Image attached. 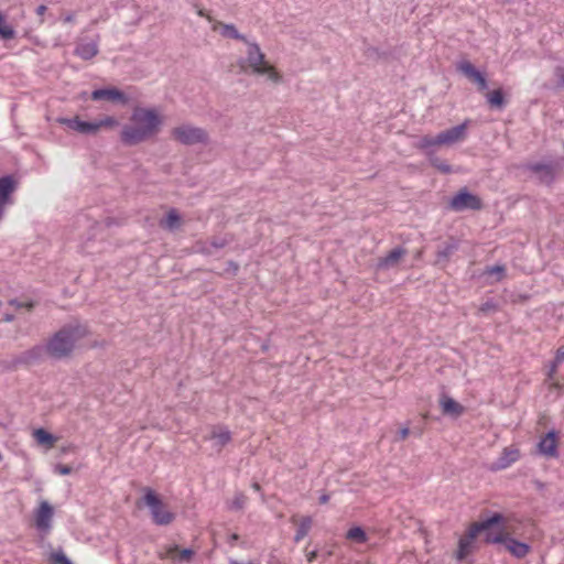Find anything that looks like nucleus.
<instances>
[{
  "label": "nucleus",
  "instance_id": "f257e3e1",
  "mask_svg": "<svg viewBox=\"0 0 564 564\" xmlns=\"http://www.w3.org/2000/svg\"><path fill=\"white\" fill-rule=\"evenodd\" d=\"M88 335V329L82 324H68L55 332L43 347L31 349L29 358H39L42 352L54 359H65L72 356L78 343Z\"/></svg>",
  "mask_w": 564,
  "mask_h": 564
},
{
  "label": "nucleus",
  "instance_id": "f03ea898",
  "mask_svg": "<svg viewBox=\"0 0 564 564\" xmlns=\"http://www.w3.org/2000/svg\"><path fill=\"white\" fill-rule=\"evenodd\" d=\"M162 122L163 118L155 109L137 107L132 111L129 123L121 130V141L127 145L142 143L160 131Z\"/></svg>",
  "mask_w": 564,
  "mask_h": 564
},
{
  "label": "nucleus",
  "instance_id": "7ed1b4c3",
  "mask_svg": "<svg viewBox=\"0 0 564 564\" xmlns=\"http://www.w3.org/2000/svg\"><path fill=\"white\" fill-rule=\"evenodd\" d=\"M497 533L488 532L487 543L502 544L505 549L517 558H524L531 552V545L527 542H520L514 536L521 535L520 529L523 522L514 517H505L500 523Z\"/></svg>",
  "mask_w": 564,
  "mask_h": 564
},
{
  "label": "nucleus",
  "instance_id": "20e7f679",
  "mask_svg": "<svg viewBox=\"0 0 564 564\" xmlns=\"http://www.w3.org/2000/svg\"><path fill=\"white\" fill-rule=\"evenodd\" d=\"M246 56L241 57L237 65L240 72L250 75L265 76L268 80L278 84L282 80V75L267 58L257 43L246 42Z\"/></svg>",
  "mask_w": 564,
  "mask_h": 564
},
{
  "label": "nucleus",
  "instance_id": "39448f33",
  "mask_svg": "<svg viewBox=\"0 0 564 564\" xmlns=\"http://www.w3.org/2000/svg\"><path fill=\"white\" fill-rule=\"evenodd\" d=\"M501 520V513H494L486 520L473 522L471 524H469L466 532L458 540V545L457 550L454 553V557L457 561L465 560L476 550V540L478 535L484 531H488L497 523H500Z\"/></svg>",
  "mask_w": 564,
  "mask_h": 564
},
{
  "label": "nucleus",
  "instance_id": "423d86ee",
  "mask_svg": "<svg viewBox=\"0 0 564 564\" xmlns=\"http://www.w3.org/2000/svg\"><path fill=\"white\" fill-rule=\"evenodd\" d=\"M143 501L150 508L152 520L155 524L169 525L174 521L175 514L153 489H144Z\"/></svg>",
  "mask_w": 564,
  "mask_h": 564
},
{
  "label": "nucleus",
  "instance_id": "0eeeda50",
  "mask_svg": "<svg viewBox=\"0 0 564 564\" xmlns=\"http://www.w3.org/2000/svg\"><path fill=\"white\" fill-rule=\"evenodd\" d=\"M173 138L184 144L203 143L207 140V134L203 129L192 126H180L172 131Z\"/></svg>",
  "mask_w": 564,
  "mask_h": 564
},
{
  "label": "nucleus",
  "instance_id": "6e6552de",
  "mask_svg": "<svg viewBox=\"0 0 564 564\" xmlns=\"http://www.w3.org/2000/svg\"><path fill=\"white\" fill-rule=\"evenodd\" d=\"M452 210L460 212L464 209L479 210L482 207L481 199L470 194L467 189H460L449 202Z\"/></svg>",
  "mask_w": 564,
  "mask_h": 564
},
{
  "label": "nucleus",
  "instance_id": "1a4fd4ad",
  "mask_svg": "<svg viewBox=\"0 0 564 564\" xmlns=\"http://www.w3.org/2000/svg\"><path fill=\"white\" fill-rule=\"evenodd\" d=\"M469 121L466 120L462 124L447 129L438 133V142L441 147L443 145H453L455 143L462 142L467 137Z\"/></svg>",
  "mask_w": 564,
  "mask_h": 564
},
{
  "label": "nucleus",
  "instance_id": "9d476101",
  "mask_svg": "<svg viewBox=\"0 0 564 564\" xmlns=\"http://www.w3.org/2000/svg\"><path fill=\"white\" fill-rule=\"evenodd\" d=\"M558 435L555 431H551L541 436L538 443V452L546 458L558 457Z\"/></svg>",
  "mask_w": 564,
  "mask_h": 564
},
{
  "label": "nucleus",
  "instance_id": "9b49d317",
  "mask_svg": "<svg viewBox=\"0 0 564 564\" xmlns=\"http://www.w3.org/2000/svg\"><path fill=\"white\" fill-rule=\"evenodd\" d=\"M521 457V452L517 445H510L502 449L500 456L492 464L491 469L502 470L510 467L512 464L518 462Z\"/></svg>",
  "mask_w": 564,
  "mask_h": 564
},
{
  "label": "nucleus",
  "instance_id": "f8f14e48",
  "mask_svg": "<svg viewBox=\"0 0 564 564\" xmlns=\"http://www.w3.org/2000/svg\"><path fill=\"white\" fill-rule=\"evenodd\" d=\"M194 556V551L191 549H180L177 545L164 547L159 557L162 560H171L173 562H189Z\"/></svg>",
  "mask_w": 564,
  "mask_h": 564
},
{
  "label": "nucleus",
  "instance_id": "ddd939ff",
  "mask_svg": "<svg viewBox=\"0 0 564 564\" xmlns=\"http://www.w3.org/2000/svg\"><path fill=\"white\" fill-rule=\"evenodd\" d=\"M208 440L213 442V447L216 452L220 453L231 442V432L226 426L215 425L210 430Z\"/></svg>",
  "mask_w": 564,
  "mask_h": 564
},
{
  "label": "nucleus",
  "instance_id": "4468645a",
  "mask_svg": "<svg viewBox=\"0 0 564 564\" xmlns=\"http://www.w3.org/2000/svg\"><path fill=\"white\" fill-rule=\"evenodd\" d=\"M54 511L48 502L42 501L35 511V525L39 530L48 532Z\"/></svg>",
  "mask_w": 564,
  "mask_h": 564
},
{
  "label": "nucleus",
  "instance_id": "2eb2a0df",
  "mask_svg": "<svg viewBox=\"0 0 564 564\" xmlns=\"http://www.w3.org/2000/svg\"><path fill=\"white\" fill-rule=\"evenodd\" d=\"M457 69L463 73L468 79L476 83L478 85V88L480 90H484L487 88V80L485 76L475 68V66L468 62L463 61L457 65Z\"/></svg>",
  "mask_w": 564,
  "mask_h": 564
},
{
  "label": "nucleus",
  "instance_id": "dca6fc26",
  "mask_svg": "<svg viewBox=\"0 0 564 564\" xmlns=\"http://www.w3.org/2000/svg\"><path fill=\"white\" fill-rule=\"evenodd\" d=\"M290 521L296 527L294 541L299 543L308 534L313 524V520L310 516L293 514L290 518Z\"/></svg>",
  "mask_w": 564,
  "mask_h": 564
},
{
  "label": "nucleus",
  "instance_id": "f3484780",
  "mask_svg": "<svg viewBox=\"0 0 564 564\" xmlns=\"http://www.w3.org/2000/svg\"><path fill=\"white\" fill-rule=\"evenodd\" d=\"M56 122L83 134H94L95 127H93V122L83 121L78 116L74 118H58Z\"/></svg>",
  "mask_w": 564,
  "mask_h": 564
},
{
  "label": "nucleus",
  "instance_id": "a211bd4d",
  "mask_svg": "<svg viewBox=\"0 0 564 564\" xmlns=\"http://www.w3.org/2000/svg\"><path fill=\"white\" fill-rule=\"evenodd\" d=\"M91 99L93 100H101L106 99L112 102H127V98L122 91H120L117 88H104V89H96L91 93Z\"/></svg>",
  "mask_w": 564,
  "mask_h": 564
},
{
  "label": "nucleus",
  "instance_id": "6ab92c4d",
  "mask_svg": "<svg viewBox=\"0 0 564 564\" xmlns=\"http://www.w3.org/2000/svg\"><path fill=\"white\" fill-rule=\"evenodd\" d=\"M440 406L444 414L454 417H458L465 412V408L448 395H442L440 398Z\"/></svg>",
  "mask_w": 564,
  "mask_h": 564
},
{
  "label": "nucleus",
  "instance_id": "aec40b11",
  "mask_svg": "<svg viewBox=\"0 0 564 564\" xmlns=\"http://www.w3.org/2000/svg\"><path fill=\"white\" fill-rule=\"evenodd\" d=\"M99 52L98 42L93 41L88 43H79L75 47V55L80 57L82 59L89 61L94 58Z\"/></svg>",
  "mask_w": 564,
  "mask_h": 564
},
{
  "label": "nucleus",
  "instance_id": "412c9836",
  "mask_svg": "<svg viewBox=\"0 0 564 564\" xmlns=\"http://www.w3.org/2000/svg\"><path fill=\"white\" fill-rule=\"evenodd\" d=\"M212 29H213V31H219V33L224 37H230V39H235V40H240V41L247 42L246 37L243 35H241L237 31L235 25H232V24H225V23L215 21L213 26H212Z\"/></svg>",
  "mask_w": 564,
  "mask_h": 564
},
{
  "label": "nucleus",
  "instance_id": "4be33fe9",
  "mask_svg": "<svg viewBox=\"0 0 564 564\" xmlns=\"http://www.w3.org/2000/svg\"><path fill=\"white\" fill-rule=\"evenodd\" d=\"M405 254V250L402 248H395L391 250L386 257L380 258L378 261L379 269H388L398 264L401 258Z\"/></svg>",
  "mask_w": 564,
  "mask_h": 564
},
{
  "label": "nucleus",
  "instance_id": "5701e85b",
  "mask_svg": "<svg viewBox=\"0 0 564 564\" xmlns=\"http://www.w3.org/2000/svg\"><path fill=\"white\" fill-rule=\"evenodd\" d=\"M182 225V217L178 212L174 208L170 209L164 219L160 220V227L166 230H174L180 228Z\"/></svg>",
  "mask_w": 564,
  "mask_h": 564
},
{
  "label": "nucleus",
  "instance_id": "b1692460",
  "mask_svg": "<svg viewBox=\"0 0 564 564\" xmlns=\"http://www.w3.org/2000/svg\"><path fill=\"white\" fill-rule=\"evenodd\" d=\"M33 437L39 445H43L47 449L54 447L55 443L57 442V437H55L53 434L48 433L44 429L34 430Z\"/></svg>",
  "mask_w": 564,
  "mask_h": 564
},
{
  "label": "nucleus",
  "instance_id": "393cba45",
  "mask_svg": "<svg viewBox=\"0 0 564 564\" xmlns=\"http://www.w3.org/2000/svg\"><path fill=\"white\" fill-rule=\"evenodd\" d=\"M529 169L539 174L540 178L544 182H550L554 177V167L550 164L535 163L531 164Z\"/></svg>",
  "mask_w": 564,
  "mask_h": 564
},
{
  "label": "nucleus",
  "instance_id": "a878e982",
  "mask_svg": "<svg viewBox=\"0 0 564 564\" xmlns=\"http://www.w3.org/2000/svg\"><path fill=\"white\" fill-rule=\"evenodd\" d=\"M484 274L490 279L488 281L489 284L500 282L506 276V267L502 264L487 267L484 271Z\"/></svg>",
  "mask_w": 564,
  "mask_h": 564
},
{
  "label": "nucleus",
  "instance_id": "bb28decb",
  "mask_svg": "<svg viewBox=\"0 0 564 564\" xmlns=\"http://www.w3.org/2000/svg\"><path fill=\"white\" fill-rule=\"evenodd\" d=\"M17 32L10 23H8L4 14L0 11V40H13Z\"/></svg>",
  "mask_w": 564,
  "mask_h": 564
},
{
  "label": "nucleus",
  "instance_id": "cd10ccee",
  "mask_svg": "<svg viewBox=\"0 0 564 564\" xmlns=\"http://www.w3.org/2000/svg\"><path fill=\"white\" fill-rule=\"evenodd\" d=\"M346 539L357 543H365L367 542V534L360 527H352L347 531Z\"/></svg>",
  "mask_w": 564,
  "mask_h": 564
},
{
  "label": "nucleus",
  "instance_id": "c85d7f7f",
  "mask_svg": "<svg viewBox=\"0 0 564 564\" xmlns=\"http://www.w3.org/2000/svg\"><path fill=\"white\" fill-rule=\"evenodd\" d=\"M415 147L421 150H426L433 147H441V143L438 142V134L435 137L429 134L421 137Z\"/></svg>",
  "mask_w": 564,
  "mask_h": 564
},
{
  "label": "nucleus",
  "instance_id": "c756f323",
  "mask_svg": "<svg viewBox=\"0 0 564 564\" xmlns=\"http://www.w3.org/2000/svg\"><path fill=\"white\" fill-rule=\"evenodd\" d=\"M118 126V120L111 116H107L98 121L93 122L94 133H97L100 129H113Z\"/></svg>",
  "mask_w": 564,
  "mask_h": 564
},
{
  "label": "nucleus",
  "instance_id": "7c9ffc66",
  "mask_svg": "<svg viewBox=\"0 0 564 564\" xmlns=\"http://www.w3.org/2000/svg\"><path fill=\"white\" fill-rule=\"evenodd\" d=\"M487 101L491 107H497V108L502 107V105L505 102L502 90L496 89V90L489 91L487 94Z\"/></svg>",
  "mask_w": 564,
  "mask_h": 564
},
{
  "label": "nucleus",
  "instance_id": "2f4dec72",
  "mask_svg": "<svg viewBox=\"0 0 564 564\" xmlns=\"http://www.w3.org/2000/svg\"><path fill=\"white\" fill-rule=\"evenodd\" d=\"M48 561L52 564H72L62 550L52 552L48 556Z\"/></svg>",
  "mask_w": 564,
  "mask_h": 564
},
{
  "label": "nucleus",
  "instance_id": "473e14b6",
  "mask_svg": "<svg viewBox=\"0 0 564 564\" xmlns=\"http://www.w3.org/2000/svg\"><path fill=\"white\" fill-rule=\"evenodd\" d=\"M562 361H564V346L558 347L556 350L555 359H554L553 366H552L550 375H549L550 379L553 378V376L555 375V372L557 370V366Z\"/></svg>",
  "mask_w": 564,
  "mask_h": 564
},
{
  "label": "nucleus",
  "instance_id": "72a5a7b5",
  "mask_svg": "<svg viewBox=\"0 0 564 564\" xmlns=\"http://www.w3.org/2000/svg\"><path fill=\"white\" fill-rule=\"evenodd\" d=\"M431 164L442 173H451L452 172L451 165H448L445 161H442L437 158L431 160Z\"/></svg>",
  "mask_w": 564,
  "mask_h": 564
},
{
  "label": "nucleus",
  "instance_id": "f704fd0d",
  "mask_svg": "<svg viewBox=\"0 0 564 564\" xmlns=\"http://www.w3.org/2000/svg\"><path fill=\"white\" fill-rule=\"evenodd\" d=\"M61 20L64 24H70L76 21V14L74 12H65L62 14Z\"/></svg>",
  "mask_w": 564,
  "mask_h": 564
},
{
  "label": "nucleus",
  "instance_id": "c9c22d12",
  "mask_svg": "<svg viewBox=\"0 0 564 564\" xmlns=\"http://www.w3.org/2000/svg\"><path fill=\"white\" fill-rule=\"evenodd\" d=\"M246 500H247V497L245 495H242V494L238 495L232 502L234 508L241 509L243 507Z\"/></svg>",
  "mask_w": 564,
  "mask_h": 564
},
{
  "label": "nucleus",
  "instance_id": "e433bc0d",
  "mask_svg": "<svg viewBox=\"0 0 564 564\" xmlns=\"http://www.w3.org/2000/svg\"><path fill=\"white\" fill-rule=\"evenodd\" d=\"M55 471L59 475H68L72 473V467L58 464L55 466Z\"/></svg>",
  "mask_w": 564,
  "mask_h": 564
},
{
  "label": "nucleus",
  "instance_id": "4c0bfd02",
  "mask_svg": "<svg viewBox=\"0 0 564 564\" xmlns=\"http://www.w3.org/2000/svg\"><path fill=\"white\" fill-rule=\"evenodd\" d=\"M197 14L202 18H206L209 22H212L214 24L215 21L204 9H198Z\"/></svg>",
  "mask_w": 564,
  "mask_h": 564
},
{
  "label": "nucleus",
  "instance_id": "58836bf2",
  "mask_svg": "<svg viewBox=\"0 0 564 564\" xmlns=\"http://www.w3.org/2000/svg\"><path fill=\"white\" fill-rule=\"evenodd\" d=\"M399 434H400V438H401V440H405V438H408V436L410 435V429H409L408 426L402 427V429L400 430Z\"/></svg>",
  "mask_w": 564,
  "mask_h": 564
},
{
  "label": "nucleus",
  "instance_id": "ea45409f",
  "mask_svg": "<svg viewBox=\"0 0 564 564\" xmlns=\"http://www.w3.org/2000/svg\"><path fill=\"white\" fill-rule=\"evenodd\" d=\"M317 557V551H311L306 553V560L307 562L312 563Z\"/></svg>",
  "mask_w": 564,
  "mask_h": 564
},
{
  "label": "nucleus",
  "instance_id": "a19ab883",
  "mask_svg": "<svg viewBox=\"0 0 564 564\" xmlns=\"http://www.w3.org/2000/svg\"><path fill=\"white\" fill-rule=\"evenodd\" d=\"M11 305H14L17 308H20V307H25L26 310H31L32 308V304L31 303H18V302H11Z\"/></svg>",
  "mask_w": 564,
  "mask_h": 564
},
{
  "label": "nucleus",
  "instance_id": "79ce46f5",
  "mask_svg": "<svg viewBox=\"0 0 564 564\" xmlns=\"http://www.w3.org/2000/svg\"><path fill=\"white\" fill-rule=\"evenodd\" d=\"M46 10H47L46 6L41 4L36 8V13H37V15L43 17L45 14Z\"/></svg>",
  "mask_w": 564,
  "mask_h": 564
},
{
  "label": "nucleus",
  "instance_id": "37998d69",
  "mask_svg": "<svg viewBox=\"0 0 564 564\" xmlns=\"http://www.w3.org/2000/svg\"><path fill=\"white\" fill-rule=\"evenodd\" d=\"M329 498L330 496L328 494H323L321 497H319V503L321 505H325L329 501Z\"/></svg>",
  "mask_w": 564,
  "mask_h": 564
},
{
  "label": "nucleus",
  "instance_id": "c03bdc74",
  "mask_svg": "<svg viewBox=\"0 0 564 564\" xmlns=\"http://www.w3.org/2000/svg\"><path fill=\"white\" fill-rule=\"evenodd\" d=\"M252 488H253L256 491H260V490H261V486H260L258 482H253V484H252Z\"/></svg>",
  "mask_w": 564,
  "mask_h": 564
},
{
  "label": "nucleus",
  "instance_id": "a18cd8bd",
  "mask_svg": "<svg viewBox=\"0 0 564 564\" xmlns=\"http://www.w3.org/2000/svg\"><path fill=\"white\" fill-rule=\"evenodd\" d=\"M213 245H214L216 248H223V247L226 245V242H225V241H221V242H219V243H218V242H214Z\"/></svg>",
  "mask_w": 564,
  "mask_h": 564
},
{
  "label": "nucleus",
  "instance_id": "49530a36",
  "mask_svg": "<svg viewBox=\"0 0 564 564\" xmlns=\"http://www.w3.org/2000/svg\"><path fill=\"white\" fill-rule=\"evenodd\" d=\"M231 539L236 541V540H238V535L237 534H232Z\"/></svg>",
  "mask_w": 564,
  "mask_h": 564
},
{
  "label": "nucleus",
  "instance_id": "de8ad7c7",
  "mask_svg": "<svg viewBox=\"0 0 564 564\" xmlns=\"http://www.w3.org/2000/svg\"><path fill=\"white\" fill-rule=\"evenodd\" d=\"M558 73H562L563 74V77H564V68H558L557 69Z\"/></svg>",
  "mask_w": 564,
  "mask_h": 564
},
{
  "label": "nucleus",
  "instance_id": "09e8293b",
  "mask_svg": "<svg viewBox=\"0 0 564 564\" xmlns=\"http://www.w3.org/2000/svg\"><path fill=\"white\" fill-rule=\"evenodd\" d=\"M11 319H12V317L9 315L4 318V321H7V322H10Z\"/></svg>",
  "mask_w": 564,
  "mask_h": 564
},
{
  "label": "nucleus",
  "instance_id": "8fccbe9b",
  "mask_svg": "<svg viewBox=\"0 0 564 564\" xmlns=\"http://www.w3.org/2000/svg\"><path fill=\"white\" fill-rule=\"evenodd\" d=\"M0 460H2V455L0 454Z\"/></svg>",
  "mask_w": 564,
  "mask_h": 564
}]
</instances>
